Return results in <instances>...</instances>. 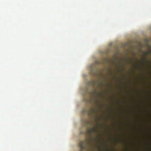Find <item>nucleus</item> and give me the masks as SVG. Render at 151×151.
Here are the masks:
<instances>
[{
    "mask_svg": "<svg viewBox=\"0 0 151 151\" xmlns=\"http://www.w3.org/2000/svg\"><path fill=\"white\" fill-rule=\"evenodd\" d=\"M100 63V62L99 61H96L95 62V63L96 64H99Z\"/></svg>",
    "mask_w": 151,
    "mask_h": 151,
    "instance_id": "nucleus-8",
    "label": "nucleus"
},
{
    "mask_svg": "<svg viewBox=\"0 0 151 151\" xmlns=\"http://www.w3.org/2000/svg\"><path fill=\"white\" fill-rule=\"evenodd\" d=\"M149 53H150V52H151V51H149Z\"/></svg>",
    "mask_w": 151,
    "mask_h": 151,
    "instance_id": "nucleus-9",
    "label": "nucleus"
},
{
    "mask_svg": "<svg viewBox=\"0 0 151 151\" xmlns=\"http://www.w3.org/2000/svg\"><path fill=\"white\" fill-rule=\"evenodd\" d=\"M109 61V60L108 58H105L104 59V60H103V63L104 64H106L107 62Z\"/></svg>",
    "mask_w": 151,
    "mask_h": 151,
    "instance_id": "nucleus-5",
    "label": "nucleus"
},
{
    "mask_svg": "<svg viewBox=\"0 0 151 151\" xmlns=\"http://www.w3.org/2000/svg\"><path fill=\"white\" fill-rule=\"evenodd\" d=\"M95 65L93 64L91 65L90 67V73L93 75H95L96 74V73H95L94 70V68L95 67Z\"/></svg>",
    "mask_w": 151,
    "mask_h": 151,
    "instance_id": "nucleus-4",
    "label": "nucleus"
},
{
    "mask_svg": "<svg viewBox=\"0 0 151 151\" xmlns=\"http://www.w3.org/2000/svg\"><path fill=\"white\" fill-rule=\"evenodd\" d=\"M90 140L89 139H86L84 141H81L80 142L79 147L80 148L79 151H83L84 149H86L89 145Z\"/></svg>",
    "mask_w": 151,
    "mask_h": 151,
    "instance_id": "nucleus-1",
    "label": "nucleus"
},
{
    "mask_svg": "<svg viewBox=\"0 0 151 151\" xmlns=\"http://www.w3.org/2000/svg\"><path fill=\"white\" fill-rule=\"evenodd\" d=\"M97 132V129L94 128H92L91 129L87 128L86 132L89 135L91 136L92 135V133H96Z\"/></svg>",
    "mask_w": 151,
    "mask_h": 151,
    "instance_id": "nucleus-2",
    "label": "nucleus"
},
{
    "mask_svg": "<svg viewBox=\"0 0 151 151\" xmlns=\"http://www.w3.org/2000/svg\"><path fill=\"white\" fill-rule=\"evenodd\" d=\"M83 121L84 122L83 124L84 126H86L89 123L86 120H83Z\"/></svg>",
    "mask_w": 151,
    "mask_h": 151,
    "instance_id": "nucleus-6",
    "label": "nucleus"
},
{
    "mask_svg": "<svg viewBox=\"0 0 151 151\" xmlns=\"http://www.w3.org/2000/svg\"><path fill=\"white\" fill-rule=\"evenodd\" d=\"M94 112V110L93 108H91L90 111L89 112H88L86 108L84 109L82 111V114H88L90 115L91 113Z\"/></svg>",
    "mask_w": 151,
    "mask_h": 151,
    "instance_id": "nucleus-3",
    "label": "nucleus"
},
{
    "mask_svg": "<svg viewBox=\"0 0 151 151\" xmlns=\"http://www.w3.org/2000/svg\"><path fill=\"white\" fill-rule=\"evenodd\" d=\"M95 81H93L92 82H91V84L93 86L95 83Z\"/></svg>",
    "mask_w": 151,
    "mask_h": 151,
    "instance_id": "nucleus-7",
    "label": "nucleus"
}]
</instances>
